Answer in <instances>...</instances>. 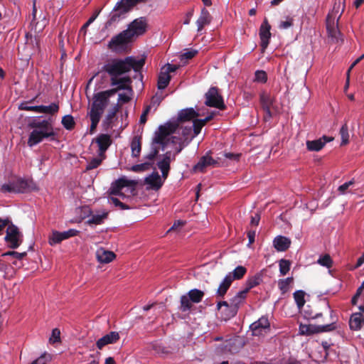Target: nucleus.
Segmentation results:
<instances>
[{"label": "nucleus", "mask_w": 364, "mask_h": 364, "mask_svg": "<svg viewBox=\"0 0 364 364\" xmlns=\"http://www.w3.org/2000/svg\"><path fill=\"white\" fill-rule=\"evenodd\" d=\"M144 65L145 58L137 59L134 56H127L123 59H112L103 66L112 87L107 91H142L144 86L141 70Z\"/></svg>", "instance_id": "nucleus-1"}, {"label": "nucleus", "mask_w": 364, "mask_h": 364, "mask_svg": "<svg viewBox=\"0 0 364 364\" xmlns=\"http://www.w3.org/2000/svg\"><path fill=\"white\" fill-rule=\"evenodd\" d=\"M115 92H96L94 94L90 104L87 117L91 122L90 133L93 134L100 121V119L109 105V98Z\"/></svg>", "instance_id": "nucleus-2"}, {"label": "nucleus", "mask_w": 364, "mask_h": 364, "mask_svg": "<svg viewBox=\"0 0 364 364\" xmlns=\"http://www.w3.org/2000/svg\"><path fill=\"white\" fill-rule=\"evenodd\" d=\"M177 126L178 124L176 122H166L164 125L159 126L158 131L155 132L153 138L151 149L145 156V159L152 162L159 154V146H161L162 151L168 149L170 145L169 142L166 140L167 136L176 131Z\"/></svg>", "instance_id": "nucleus-3"}, {"label": "nucleus", "mask_w": 364, "mask_h": 364, "mask_svg": "<svg viewBox=\"0 0 364 364\" xmlns=\"http://www.w3.org/2000/svg\"><path fill=\"white\" fill-rule=\"evenodd\" d=\"M31 127L33 128L31 132L28 139V145L31 147L39 144L45 138H51L54 140L55 133L54 132L53 125L48 120H42L40 122H35L31 124Z\"/></svg>", "instance_id": "nucleus-4"}, {"label": "nucleus", "mask_w": 364, "mask_h": 364, "mask_svg": "<svg viewBox=\"0 0 364 364\" xmlns=\"http://www.w3.org/2000/svg\"><path fill=\"white\" fill-rule=\"evenodd\" d=\"M184 144L181 143L178 145L177 147H174L173 145L170 144L168 147L170 149L159 156L157 166L161 170L162 178H164V180H166L168 175L171 162L175 161L176 155L184 149Z\"/></svg>", "instance_id": "nucleus-5"}, {"label": "nucleus", "mask_w": 364, "mask_h": 364, "mask_svg": "<svg viewBox=\"0 0 364 364\" xmlns=\"http://www.w3.org/2000/svg\"><path fill=\"white\" fill-rule=\"evenodd\" d=\"M340 5L338 6L335 4L333 10L329 12L326 17V30L328 38H331L333 43H338L342 41L341 33L338 29V21L341 17L340 14L338 16Z\"/></svg>", "instance_id": "nucleus-6"}, {"label": "nucleus", "mask_w": 364, "mask_h": 364, "mask_svg": "<svg viewBox=\"0 0 364 364\" xmlns=\"http://www.w3.org/2000/svg\"><path fill=\"white\" fill-rule=\"evenodd\" d=\"M247 273V269L243 266H237L233 271L225 275L224 279L220 283L216 291V296L223 298L228 290L230 287L234 280L241 279Z\"/></svg>", "instance_id": "nucleus-7"}, {"label": "nucleus", "mask_w": 364, "mask_h": 364, "mask_svg": "<svg viewBox=\"0 0 364 364\" xmlns=\"http://www.w3.org/2000/svg\"><path fill=\"white\" fill-rule=\"evenodd\" d=\"M134 183L126 178H120L113 182L109 188V193L111 195L119 196L120 197H125L124 192L132 193L134 188Z\"/></svg>", "instance_id": "nucleus-8"}, {"label": "nucleus", "mask_w": 364, "mask_h": 364, "mask_svg": "<svg viewBox=\"0 0 364 364\" xmlns=\"http://www.w3.org/2000/svg\"><path fill=\"white\" fill-rule=\"evenodd\" d=\"M328 308L331 313V323L326 325L318 326H300V331L301 333L329 332L335 330L336 328V318L333 316V311L331 310L329 306H328Z\"/></svg>", "instance_id": "nucleus-9"}, {"label": "nucleus", "mask_w": 364, "mask_h": 364, "mask_svg": "<svg viewBox=\"0 0 364 364\" xmlns=\"http://www.w3.org/2000/svg\"><path fill=\"white\" fill-rule=\"evenodd\" d=\"M181 129V137H177L176 136H170V135L167 136L166 140L167 141L169 142V145L171 144L174 147H177L178 145L183 143L185 144L184 147H186L189 144V142L194 138L192 137L193 134L192 127H185Z\"/></svg>", "instance_id": "nucleus-10"}, {"label": "nucleus", "mask_w": 364, "mask_h": 364, "mask_svg": "<svg viewBox=\"0 0 364 364\" xmlns=\"http://www.w3.org/2000/svg\"><path fill=\"white\" fill-rule=\"evenodd\" d=\"M6 229V241L11 248L18 247L22 242V234L18 228L13 224L8 225Z\"/></svg>", "instance_id": "nucleus-11"}, {"label": "nucleus", "mask_w": 364, "mask_h": 364, "mask_svg": "<svg viewBox=\"0 0 364 364\" xmlns=\"http://www.w3.org/2000/svg\"><path fill=\"white\" fill-rule=\"evenodd\" d=\"M178 66L176 65L167 64L161 68L158 77L157 86L159 90L165 89L171 80V73L176 72Z\"/></svg>", "instance_id": "nucleus-12"}, {"label": "nucleus", "mask_w": 364, "mask_h": 364, "mask_svg": "<svg viewBox=\"0 0 364 364\" xmlns=\"http://www.w3.org/2000/svg\"><path fill=\"white\" fill-rule=\"evenodd\" d=\"M79 233L80 231L75 229H69L64 232L53 230L49 236L48 242L50 245H55L59 244L63 240L77 236Z\"/></svg>", "instance_id": "nucleus-13"}, {"label": "nucleus", "mask_w": 364, "mask_h": 364, "mask_svg": "<svg viewBox=\"0 0 364 364\" xmlns=\"http://www.w3.org/2000/svg\"><path fill=\"white\" fill-rule=\"evenodd\" d=\"M250 328L255 336L266 335L270 330V324L267 317L262 316L251 324Z\"/></svg>", "instance_id": "nucleus-14"}, {"label": "nucleus", "mask_w": 364, "mask_h": 364, "mask_svg": "<svg viewBox=\"0 0 364 364\" xmlns=\"http://www.w3.org/2000/svg\"><path fill=\"white\" fill-rule=\"evenodd\" d=\"M203 114L200 113V109H195L194 108H186L183 109L178 113L177 120L169 121L168 122H176L178 126L176 129L179 127V122H188L194 120L196 117L203 116Z\"/></svg>", "instance_id": "nucleus-15"}, {"label": "nucleus", "mask_w": 364, "mask_h": 364, "mask_svg": "<svg viewBox=\"0 0 364 364\" xmlns=\"http://www.w3.org/2000/svg\"><path fill=\"white\" fill-rule=\"evenodd\" d=\"M133 39L134 38L132 36L130 31L126 29L112 38L109 43V47L110 48L122 47L132 42Z\"/></svg>", "instance_id": "nucleus-16"}, {"label": "nucleus", "mask_w": 364, "mask_h": 364, "mask_svg": "<svg viewBox=\"0 0 364 364\" xmlns=\"http://www.w3.org/2000/svg\"><path fill=\"white\" fill-rule=\"evenodd\" d=\"M147 28V22L144 17H140L134 20L128 26L127 31H130V33L133 38L143 35Z\"/></svg>", "instance_id": "nucleus-17"}, {"label": "nucleus", "mask_w": 364, "mask_h": 364, "mask_svg": "<svg viewBox=\"0 0 364 364\" xmlns=\"http://www.w3.org/2000/svg\"><path fill=\"white\" fill-rule=\"evenodd\" d=\"M29 189L28 182L23 180H19L16 182H9L4 183L1 186V191L4 193H16L23 192Z\"/></svg>", "instance_id": "nucleus-18"}, {"label": "nucleus", "mask_w": 364, "mask_h": 364, "mask_svg": "<svg viewBox=\"0 0 364 364\" xmlns=\"http://www.w3.org/2000/svg\"><path fill=\"white\" fill-rule=\"evenodd\" d=\"M119 109V104L114 105L110 109H108L107 114L105 115L102 126L105 131L112 129L114 125V121L117 119V113Z\"/></svg>", "instance_id": "nucleus-19"}, {"label": "nucleus", "mask_w": 364, "mask_h": 364, "mask_svg": "<svg viewBox=\"0 0 364 364\" xmlns=\"http://www.w3.org/2000/svg\"><path fill=\"white\" fill-rule=\"evenodd\" d=\"M206 106L215 107L219 109H224L225 106L222 97L219 92H206L205 102Z\"/></svg>", "instance_id": "nucleus-20"}, {"label": "nucleus", "mask_w": 364, "mask_h": 364, "mask_svg": "<svg viewBox=\"0 0 364 364\" xmlns=\"http://www.w3.org/2000/svg\"><path fill=\"white\" fill-rule=\"evenodd\" d=\"M271 26L268 21L265 18L259 28V37L261 40V47L263 50L266 49L269 43L271 38Z\"/></svg>", "instance_id": "nucleus-21"}, {"label": "nucleus", "mask_w": 364, "mask_h": 364, "mask_svg": "<svg viewBox=\"0 0 364 364\" xmlns=\"http://www.w3.org/2000/svg\"><path fill=\"white\" fill-rule=\"evenodd\" d=\"M120 338L119 334L117 331H111L105 335L96 342V346L99 350H102L105 346L117 343Z\"/></svg>", "instance_id": "nucleus-22"}, {"label": "nucleus", "mask_w": 364, "mask_h": 364, "mask_svg": "<svg viewBox=\"0 0 364 364\" xmlns=\"http://www.w3.org/2000/svg\"><path fill=\"white\" fill-rule=\"evenodd\" d=\"M99 148V156H105V153L112 144L111 136L107 134H100L95 140Z\"/></svg>", "instance_id": "nucleus-23"}, {"label": "nucleus", "mask_w": 364, "mask_h": 364, "mask_svg": "<svg viewBox=\"0 0 364 364\" xmlns=\"http://www.w3.org/2000/svg\"><path fill=\"white\" fill-rule=\"evenodd\" d=\"M146 1V0H120L116 4L114 7L115 10H119L125 15L138 4Z\"/></svg>", "instance_id": "nucleus-24"}, {"label": "nucleus", "mask_w": 364, "mask_h": 364, "mask_svg": "<svg viewBox=\"0 0 364 364\" xmlns=\"http://www.w3.org/2000/svg\"><path fill=\"white\" fill-rule=\"evenodd\" d=\"M332 140L333 138L323 136V137L316 140L307 141L306 147L309 151H318L325 146L327 142Z\"/></svg>", "instance_id": "nucleus-25"}, {"label": "nucleus", "mask_w": 364, "mask_h": 364, "mask_svg": "<svg viewBox=\"0 0 364 364\" xmlns=\"http://www.w3.org/2000/svg\"><path fill=\"white\" fill-rule=\"evenodd\" d=\"M96 257L100 263L107 264L111 262L116 257L115 254L103 247H100L96 251Z\"/></svg>", "instance_id": "nucleus-26"}, {"label": "nucleus", "mask_w": 364, "mask_h": 364, "mask_svg": "<svg viewBox=\"0 0 364 364\" xmlns=\"http://www.w3.org/2000/svg\"><path fill=\"white\" fill-rule=\"evenodd\" d=\"M164 178L162 179L158 172L154 171L145 178L146 184L149 185L151 189L158 190L164 183Z\"/></svg>", "instance_id": "nucleus-27"}, {"label": "nucleus", "mask_w": 364, "mask_h": 364, "mask_svg": "<svg viewBox=\"0 0 364 364\" xmlns=\"http://www.w3.org/2000/svg\"><path fill=\"white\" fill-rule=\"evenodd\" d=\"M364 325V316L360 313H354L351 315L349 320V326L353 331H359Z\"/></svg>", "instance_id": "nucleus-28"}, {"label": "nucleus", "mask_w": 364, "mask_h": 364, "mask_svg": "<svg viewBox=\"0 0 364 364\" xmlns=\"http://www.w3.org/2000/svg\"><path fill=\"white\" fill-rule=\"evenodd\" d=\"M247 294V290H242L237 293V294L232 297L230 300V303L232 305L233 311L230 315H236L239 306L244 302Z\"/></svg>", "instance_id": "nucleus-29"}, {"label": "nucleus", "mask_w": 364, "mask_h": 364, "mask_svg": "<svg viewBox=\"0 0 364 364\" xmlns=\"http://www.w3.org/2000/svg\"><path fill=\"white\" fill-rule=\"evenodd\" d=\"M211 19L212 17L209 11L205 8H203L200 11V15L196 21L198 31H201L205 26L208 25L211 22Z\"/></svg>", "instance_id": "nucleus-30"}, {"label": "nucleus", "mask_w": 364, "mask_h": 364, "mask_svg": "<svg viewBox=\"0 0 364 364\" xmlns=\"http://www.w3.org/2000/svg\"><path fill=\"white\" fill-rule=\"evenodd\" d=\"M217 164L211 156H204L201 157L199 161L194 166L193 170L195 172H203L207 166Z\"/></svg>", "instance_id": "nucleus-31"}, {"label": "nucleus", "mask_w": 364, "mask_h": 364, "mask_svg": "<svg viewBox=\"0 0 364 364\" xmlns=\"http://www.w3.org/2000/svg\"><path fill=\"white\" fill-rule=\"evenodd\" d=\"M291 244V240L284 236H277L273 240L274 248L279 252L287 250Z\"/></svg>", "instance_id": "nucleus-32"}, {"label": "nucleus", "mask_w": 364, "mask_h": 364, "mask_svg": "<svg viewBox=\"0 0 364 364\" xmlns=\"http://www.w3.org/2000/svg\"><path fill=\"white\" fill-rule=\"evenodd\" d=\"M217 309L220 311L221 314L224 316V318L225 320L229 319L233 317L235 315H230L232 311H233V308L232 304H230L227 301H219L217 304Z\"/></svg>", "instance_id": "nucleus-33"}, {"label": "nucleus", "mask_w": 364, "mask_h": 364, "mask_svg": "<svg viewBox=\"0 0 364 364\" xmlns=\"http://www.w3.org/2000/svg\"><path fill=\"white\" fill-rule=\"evenodd\" d=\"M124 17V14L119 10H115V7L110 12L109 19L105 23L106 28L112 26L114 23L119 22Z\"/></svg>", "instance_id": "nucleus-34"}, {"label": "nucleus", "mask_w": 364, "mask_h": 364, "mask_svg": "<svg viewBox=\"0 0 364 364\" xmlns=\"http://www.w3.org/2000/svg\"><path fill=\"white\" fill-rule=\"evenodd\" d=\"M260 99L263 106L267 109V113L270 114L271 109H274L273 99L271 97L270 92H262Z\"/></svg>", "instance_id": "nucleus-35"}, {"label": "nucleus", "mask_w": 364, "mask_h": 364, "mask_svg": "<svg viewBox=\"0 0 364 364\" xmlns=\"http://www.w3.org/2000/svg\"><path fill=\"white\" fill-rule=\"evenodd\" d=\"M294 283V278L292 277L286 279H281L278 280V287L282 294H286L289 291L291 287Z\"/></svg>", "instance_id": "nucleus-36"}, {"label": "nucleus", "mask_w": 364, "mask_h": 364, "mask_svg": "<svg viewBox=\"0 0 364 364\" xmlns=\"http://www.w3.org/2000/svg\"><path fill=\"white\" fill-rule=\"evenodd\" d=\"M107 217V212H101L97 213L96 214H93L90 216V218L87 220V223L88 225H100L103 223L105 219Z\"/></svg>", "instance_id": "nucleus-37"}, {"label": "nucleus", "mask_w": 364, "mask_h": 364, "mask_svg": "<svg viewBox=\"0 0 364 364\" xmlns=\"http://www.w3.org/2000/svg\"><path fill=\"white\" fill-rule=\"evenodd\" d=\"M262 281V275L260 273H257L255 275L249 277L246 281V289L247 292L252 288L258 286Z\"/></svg>", "instance_id": "nucleus-38"}, {"label": "nucleus", "mask_w": 364, "mask_h": 364, "mask_svg": "<svg viewBox=\"0 0 364 364\" xmlns=\"http://www.w3.org/2000/svg\"><path fill=\"white\" fill-rule=\"evenodd\" d=\"M105 159V156H99L97 157L92 158L87 161L85 170L90 171L97 168L101 165L102 161Z\"/></svg>", "instance_id": "nucleus-39"}, {"label": "nucleus", "mask_w": 364, "mask_h": 364, "mask_svg": "<svg viewBox=\"0 0 364 364\" xmlns=\"http://www.w3.org/2000/svg\"><path fill=\"white\" fill-rule=\"evenodd\" d=\"M188 296L193 303H199L204 296V292L198 289H193L188 292Z\"/></svg>", "instance_id": "nucleus-40"}, {"label": "nucleus", "mask_w": 364, "mask_h": 364, "mask_svg": "<svg viewBox=\"0 0 364 364\" xmlns=\"http://www.w3.org/2000/svg\"><path fill=\"white\" fill-rule=\"evenodd\" d=\"M132 155L138 157L141 152V140L138 136H134L131 142Z\"/></svg>", "instance_id": "nucleus-41"}, {"label": "nucleus", "mask_w": 364, "mask_h": 364, "mask_svg": "<svg viewBox=\"0 0 364 364\" xmlns=\"http://www.w3.org/2000/svg\"><path fill=\"white\" fill-rule=\"evenodd\" d=\"M181 306L180 309L183 312L190 311L192 308L191 299L188 294L182 295L180 299Z\"/></svg>", "instance_id": "nucleus-42"}, {"label": "nucleus", "mask_w": 364, "mask_h": 364, "mask_svg": "<svg viewBox=\"0 0 364 364\" xmlns=\"http://www.w3.org/2000/svg\"><path fill=\"white\" fill-rule=\"evenodd\" d=\"M153 162H151V161H146V162H144V163H142V164H136V165H134L131 167L130 170L134 171V172H144V171H146L149 169H151V168L153 166Z\"/></svg>", "instance_id": "nucleus-43"}, {"label": "nucleus", "mask_w": 364, "mask_h": 364, "mask_svg": "<svg viewBox=\"0 0 364 364\" xmlns=\"http://www.w3.org/2000/svg\"><path fill=\"white\" fill-rule=\"evenodd\" d=\"M305 292L302 290L296 291L294 293V299L299 309H301L305 304Z\"/></svg>", "instance_id": "nucleus-44"}, {"label": "nucleus", "mask_w": 364, "mask_h": 364, "mask_svg": "<svg viewBox=\"0 0 364 364\" xmlns=\"http://www.w3.org/2000/svg\"><path fill=\"white\" fill-rule=\"evenodd\" d=\"M279 273L282 276L286 275L290 270L291 262L284 259H282L279 262Z\"/></svg>", "instance_id": "nucleus-45"}, {"label": "nucleus", "mask_w": 364, "mask_h": 364, "mask_svg": "<svg viewBox=\"0 0 364 364\" xmlns=\"http://www.w3.org/2000/svg\"><path fill=\"white\" fill-rule=\"evenodd\" d=\"M164 97L162 95V92H156V95L152 97L150 105H149L151 106V109H154L156 110L158 106L160 105L161 102L163 100Z\"/></svg>", "instance_id": "nucleus-46"}, {"label": "nucleus", "mask_w": 364, "mask_h": 364, "mask_svg": "<svg viewBox=\"0 0 364 364\" xmlns=\"http://www.w3.org/2000/svg\"><path fill=\"white\" fill-rule=\"evenodd\" d=\"M317 263L323 267L330 268V267H331V266L333 264V260H332L331 257H330V255L326 254L323 256H321L318 258Z\"/></svg>", "instance_id": "nucleus-47"}, {"label": "nucleus", "mask_w": 364, "mask_h": 364, "mask_svg": "<svg viewBox=\"0 0 364 364\" xmlns=\"http://www.w3.org/2000/svg\"><path fill=\"white\" fill-rule=\"evenodd\" d=\"M341 145H346L349 141L348 128L347 124H343L340 129Z\"/></svg>", "instance_id": "nucleus-48"}, {"label": "nucleus", "mask_w": 364, "mask_h": 364, "mask_svg": "<svg viewBox=\"0 0 364 364\" xmlns=\"http://www.w3.org/2000/svg\"><path fill=\"white\" fill-rule=\"evenodd\" d=\"M198 51L195 49H186L185 51L181 55L180 59L181 61L191 60L194 58Z\"/></svg>", "instance_id": "nucleus-49"}, {"label": "nucleus", "mask_w": 364, "mask_h": 364, "mask_svg": "<svg viewBox=\"0 0 364 364\" xmlns=\"http://www.w3.org/2000/svg\"><path fill=\"white\" fill-rule=\"evenodd\" d=\"M59 107L55 103H52L50 105H41V113L54 114L58 111Z\"/></svg>", "instance_id": "nucleus-50"}, {"label": "nucleus", "mask_w": 364, "mask_h": 364, "mask_svg": "<svg viewBox=\"0 0 364 364\" xmlns=\"http://www.w3.org/2000/svg\"><path fill=\"white\" fill-rule=\"evenodd\" d=\"M62 124L66 129H72L75 125L74 119L71 115H65L63 117Z\"/></svg>", "instance_id": "nucleus-51"}, {"label": "nucleus", "mask_w": 364, "mask_h": 364, "mask_svg": "<svg viewBox=\"0 0 364 364\" xmlns=\"http://www.w3.org/2000/svg\"><path fill=\"white\" fill-rule=\"evenodd\" d=\"M19 109L33 111L38 113H41V105L40 106H28V102H21L18 106Z\"/></svg>", "instance_id": "nucleus-52"}, {"label": "nucleus", "mask_w": 364, "mask_h": 364, "mask_svg": "<svg viewBox=\"0 0 364 364\" xmlns=\"http://www.w3.org/2000/svg\"><path fill=\"white\" fill-rule=\"evenodd\" d=\"M267 80V74L264 70H257L255 73V81L264 83Z\"/></svg>", "instance_id": "nucleus-53"}, {"label": "nucleus", "mask_w": 364, "mask_h": 364, "mask_svg": "<svg viewBox=\"0 0 364 364\" xmlns=\"http://www.w3.org/2000/svg\"><path fill=\"white\" fill-rule=\"evenodd\" d=\"M204 127L203 123L199 121L198 119H195L193 122L192 130L193 132L192 137H196L201 131L202 128Z\"/></svg>", "instance_id": "nucleus-54"}, {"label": "nucleus", "mask_w": 364, "mask_h": 364, "mask_svg": "<svg viewBox=\"0 0 364 364\" xmlns=\"http://www.w3.org/2000/svg\"><path fill=\"white\" fill-rule=\"evenodd\" d=\"M60 340V331L58 328H54L52 331L49 341L51 343L59 342Z\"/></svg>", "instance_id": "nucleus-55"}, {"label": "nucleus", "mask_w": 364, "mask_h": 364, "mask_svg": "<svg viewBox=\"0 0 364 364\" xmlns=\"http://www.w3.org/2000/svg\"><path fill=\"white\" fill-rule=\"evenodd\" d=\"M293 25V18L287 16L286 20L281 21L279 25V28L280 29H287L290 28Z\"/></svg>", "instance_id": "nucleus-56"}, {"label": "nucleus", "mask_w": 364, "mask_h": 364, "mask_svg": "<svg viewBox=\"0 0 364 364\" xmlns=\"http://www.w3.org/2000/svg\"><path fill=\"white\" fill-rule=\"evenodd\" d=\"M109 202L114 205L116 207H119L122 210L128 209L129 207L122 203L118 198L114 197H110L109 198Z\"/></svg>", "instance_id": "nucleus-57"}, {"label": "nucleus", "mask_w": 364, "mask_h": 364, "mask_svg": "<svg viewBox=\"0 0 364 364\" xmlns=\"http://www.w3.org/2000/svg\"><path fill=\"white\" fill-rule=\"evenodd\" d=\"M49 360L50 356L48 355L44 354L38 358L33 362H32L31 364H47L49 362Z\"/></svg>", "instance_id": "nucleus-58"}, {"label": "nucleus", "mask_w": 364, "mask_h": 364, "mask_svg": "<svg viewBox=\"0 0 364 364\" xmlns=\"http://www.w3.org/2000/svg\"><path fill=\"white\" fill-rule=\"evenodd\" d=\"M131 95H129L127 92L119 93L118 97V103L121 105L128 102L131 100Z\"/></svg>", "instance_id": "nucleus-59"}, {"label": "nucleus", "mask_w": 364, "mask_h": 364, "mask_svg": "<svg viewBox=\"0 0 364 364\" xmlns=\"http://www.w3.org/2000/svg\"><path fill=\"white\" fill-rule=\"evenodd\" d=\"M353 184V181H349L348 182L344 183L341 186H340L338 188V191L341 194H344L346 191V190Z\"/></svg>", "instance_id": "nucleus-60"}, {"label": "nucleus", "mask_w": 364, "mask_h": 364, "mask_svg": "<svg viewBox=\"0 0 364 364\" xmlns=\"http://www.w3.org/2000/svg\"><path fill=\"white\" fill-rule=\"evenodd\" d=\"M151 111V106H146L145 109L144 110L143 113L141 114L139 119L140 124H145L146 122V116L149 114V112Z\"/></svg>", "instance_id": "nucleus-61"}, {"label": "nucleus", "mask_w": 364, "mask_h": 364, "mask_svg": "<svg viewBox=\"0 0 364 364\" xmlns=\"http://www.w3.org/2000/svg\"><path fill=\"white\" fill-rule=\"evenodd\" d=\"M224 156L226 159L235 161H238L240 157V154L233 153H225Z\"/></svg>", "instance_id": "nucleus-62"}, {"label": "nucleus", "mask_w": 364, "mask_h": 364, "mask_svg": "<svg viewBox=\"0 0 364 364\" xmlns=\"http://www.w3.org/2000/svg\"><path fill=\"white\" fill-rule=\"evenodd\" d=\"M256 232L255 230H249L247 232V237L249 240V242L247 244V246H250L254 242L255 239Z\"/></svg>", "instance_id": "nucleus-63"}, {"label": "nucleus", "mask_w": 364, "mask_h": 364, "mask_svg": "<svg viewBox=\"0 0 364 364\" xmlns=\"http://www.w3.org/2000/svg\"><path fill=\"white\" fill-rule=\"evenodd\" d=\"M364 58V55H362L361 56H360L358 58H357L351 65L349 67V68L347 70V77L348 78L349 77V75H350V73L351 71V70Z\"/></svg>", "instance_id": "nucleus-64"}]
</instances>
